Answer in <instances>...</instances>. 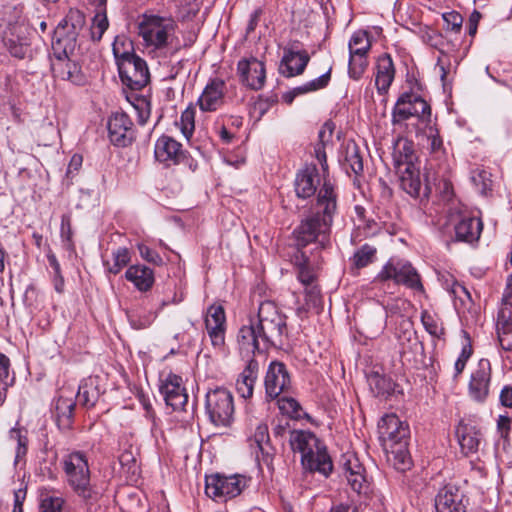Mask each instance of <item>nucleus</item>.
<instances>
[{"mask_svg":"<svg viewBox=\"0 0 512 512\" xmlns=\"http://www.w3.org/2000/svg\"><path fill=\"white\" fill-rule=\"evenodd\" d=\"M250 446L256 447V458L258 461L262 460L265 464H270L273 460L275 449L270 443V436L268 426L260 424L257 426L253 437L250 439Z\"/></svg>","mask_w":512,"mask_h":512,"instance_id":"32","label":"nucleus"},{"mask_svg":"<svg viewBox=\"0 0 512 512\" xmlns=\"http://www.w3.org/2000/svg\"><path fill=\"white\" fill-rule=\"evenodd\" d=\"M289 443L294 452L301 454V464L306 471L319 472L327 477L333 468L325 445L317 436L305 430L290 432Z\"/></svg>","mask_w":512,"mask_h":512,"instance_id":"5","label":"nucleus"},{"mask_svg":"<svg viewBox=\"0 0 512 512\" xmlns=\"http://www.w3.org/2000/svg\"><path fill=\"white\" fill-rule=\"evenodd\" d=\"M47 260L50 267L54 271L53 283L54 288L58 293H62L64 291V277L61 272L60 263L58 262L55 254L52 251L47 253Z\"/></svg>","mask_w":512,"mask_h":512,"instance_id":"56","label":"nucleus"},{"mask_svg":"<svg viewBox=\"0 0 512 512\" xmlns=\"http://www.w3.org/2000/svg\"><path fill=\"white\" fill-rule=\"evenodd\" d=\"M240 82L251 90L258 91L264 87L266 80L265 63L254 56L243 58L237 63Z\"/></svg>","mask_w":512,"mask_h":512,"instance_id":"15","label":"nucleus"},{"mask_svg":"<svg viewBox=\"0 0 512 512\" xmlns=\"http://www.w3.org/2000/svg\"><path fill=\"white\" fill-rule=\"evenodd\" d=\"M10 439L17 442L16 458L26 455L28 450V438L26 432L19 428H12L9 432Z\"/></svg>","mask_w":512,"mask_h":512,"instance_id":"57","label":"nucleus"},{"mask_svg":"<svg viewBox=\"0 0 512 512\" xmlns=\"http://www.w3.org/2000/svg\"><path fill=\"white\" fill-rule=\"evenodd\" d=\"M334 129L335 124L331 120H328L322 125L318 132V142L315 144L314 152L323 169L327 167L325 149L331 144Z\"/></svg>","mask_w":512,"mask_h":512,"instance_id":"41","label":"nucleus"},{"mask_svg":"<svg viewBox=\"0 0 512 512\" xmlns=\"http://www.w3.org/2000/svg\"><path fill=\"white\" fill-rule=\"evenodd\" d=\"M378 433L382 447L394 468L401 472L409 470L412 460L408 451V424L401 421L395 413L385 414L378 423Z\"/></svg>","mask_w":512,"mask_h":512,"instance_id":"4","label":"nucleus"},{"mask_svg":"<svg viewBox=\"0 0 512 512\" xmlns=\"http://www.w3.org/2000/svg\"><path fill=\"white\" fill-rule=\"evenodd\" d=\"M331 75L330 70L326 73L322 74L321 76L317 77L316 79H313L311 81H308L304 83L303 85L297 86L293 88L296 97L299 95H303L306 93L314 92L320 89L325 88L329 81H330Z\"/></svg>","mask_w":512,"mask_h":512,"instance_id":"48","label":"nucleus"},{"mask_svg":"<svg viewBox=\"0 0 512 512\" xmlns=\"http://www.w3.org/2000/svg\"><path fill=\"white\" fill-rule=\"evenodd\" d=\"M377 249L370 244L362 245L354 252V268L361 269L375 262Z\"/></svg>","mask_w":512,"mask_h":512,"instance_id":"45","label":"nucleus"},{"mask_svg":"<svg viewBox=\"0 0 512 512\" xmlns=\"http://www.w3.org/2000/svg\"><path fill=\"white\" fill-rule=\"evenodd\" d=\"M113 52L117 60L120 79L127 88L140 91L149 84L150 72L144 59L134 52L119 54L115 45Z\"/></svg>","mask_w":512,"mask_h":512,"instance_id":"7","label":"nucleus"},{"mask_svg":"<svg viewBox=\"0 0 512 512\" xmlns=\"http://www.w3.org/2000/svg\"><path fill=\"white\" fill-rule=\"evenodd\" d=\"M361 42H365L363 47L354 48V79L360 77L369 65L367 54L371 49V37L368 31L359 30L354 33V45Z\"/></svg>","mask_w":512,"mask_h":512,"instance_id":"31","label":"nucleus"},{"mask_svg":"<svg viewBox=\"0 0 512 512\" xmlns=\"http://www.w3.org/2000/svg\"><path fill=\"white\" fill-rule=\"evenodd\" d=\"M496 331L501 348L505 351L512 350V322L510 321V312L505 309L499 311L497 316Z\"/></svg>","mask_w":512,"mask_h":512,"instance_id":"43","label":"nucleus"},{"mask_svg":"<svg viewBox=\"0 0 512 512\" xmlns=\"http://www.w3.org/2000/svg\"><path fill=\"white\" fill-rule=\"evenodd\" d=\"M483 224L479 218L465 217L455 226L456 239L459 241L473 242L480 237Z\"/></svg>","mask_w":512,"mask_h":512,"instance_id":"39","label":"nucleus"},{"mask_svg":"<svg viewBox=\"0 0 512 512\" xmlns=\"http://www.w3.org/2000/svg\"><path fill=\"white\" fill-rule=\"evenodd\" d=\"M112 258L113 263L104 262V267L108 273L117 275L131 262V252L126 247H119L112 252Z\"/></svg>","mask_w":512,"mask_h":512,"instance_id":"44","label":"nucleus"},{"mask_svg":"<svg viewBox=\"0 0 512 512\" xmlns=\"http://www.w3.org/2000/svg\"><path fill=\"white\" fill-rule=\"evenodd\" d=\"M75 406L74 398L71 395L66 396L64 391H60L54 399L51 412L60 431L67 432L72 428Z\"/></svg>","mask_w":512,"mask_h":512,"instance_id":"21","label":"nucleus"},{"mask_svg":"<svg viewBox=\"0 0 512 512\" xmlns=\"http://www.w3.org/2000/svg\"><path fill=\"white\" fill-rule=\"evenodd\" d=\"M357 223L354 220V240L356 238H368L376 235L379 230V224L370 215H367L366 209L362 206L354 207Z\"/></svg>","mask_w":512,"mask_h":512,"instance_id":"37","label":"nucleus"},{"mask_svg":"<svg viewBox=\"0 0 512 512\" xmlns=\"http://www.w3.org/2000/svg\"><path fill=\"white\" fill-rule=\"evenodd\" d=\"M471 181L482 195H488L492 191L491 174L485 170H474L472 172Z\"/></svg>","mask_w":512,"mask_h":512,"instance_id":"49","label":"nucleus"},{"mask_svg":"<svg viewBox=\"0 0 512 512\" xmlns=\"http://www.w3.org/2000/svg\"><path fill=\"white\" fill-rule=\"evenodd\" d=\"M421 322L430 335L437 338L444 335V328L428 311H423L421 313Z\"/></svg>","mask_w":512,"mask_h":512,"instance_id":"55","label":"nucleus"},{"mask_svg":"<svg viewBox=\"0 0 512 512\" xmlns=\"http://www.w3.org/2000/svg\"><path fill=\"white\" fill-rule=\"evenodd\" d=\"M397 174L400 178L401 188L410 196L414 198H428L429 196V188L425 186L422 188V183L420 180V171L417 166L413 168H405L397 171Z\"/></svg>","mask_w":512,"mask_h":512,"instance_id":"28","label":"nucleus"},{"mask_svg":"<svg viewBox=\"0 0 512 512\" xmlns=\"http://www.w3.org/2000/svg\"><path fill=\"white\" fill-rule=\"evenodd\" d=\"M445 22V29L451 32H460L463 23V17L456 11H451L443 14Z\"/></svg>","mask_w":512,"mask_h":512,"instance_id":"61","label":"nucleus"},{"mask_svg":"<svg viewBox=\"0 0 512 512\" xmlns=\"http://www.w3.org/2000/svg\"><path fill=\"white\" fill-rule=\"evenodd\" d=\"M159 390L164 397L167 406L174 411L185 410L188 402V394L183 386L182 377L172 372L160 379Z\"/></svg>","mask_w":512,"mask_h":512,"instance_id":"13","label":"nucleus"},{"mask_svg":"<svg viewBox=\"0 0 512 512\" xmlns=\"http://www.w3.org/2000/svg\"><path fill=\"white\" fill-rule=\"evenodd\" d=\"M430 152L439 155L444 152L443 141L436 128L429 126L426 132Z\"/></svg>","mask_w":512,"mask_h":512,"instance_id":"60","label":"nucleus"},{"mask_svg":"<svg viewBox=\"0 0 512 512\" xmlns=\"http://www.w3.org/2000/svg\"><path fill=\"white\" fill-rule=\"evenodd\" d=\"M226 83L220 78L210 79L200 97L197 105L202 112H214L218 110L225 99Z\"/></svg>","mask_w":512,"mask_h":512,"instance_id":"20","label":"nucleus"},{"mask_svg":"<svg viewBox=\"0 0 512 512\" xmlns=\"http://www.w3.org/2000/svg\"><path fill=\"white\" fill-rule=\"evenodd\" d=\"M3 42L9 53L18 59H24L30 52L29 28L24 23H15L6 30Z\"/></svg>","mask_w":512,"mask_h":512,"instance_id":"16","label":"nucleus"},{"mask_svg":"<svg viewBox=\"0 0 512 512\" xmlns=\"http://www.w3.org/2000/svg\"><path fill=\"white\" fill-rule=\"evenodd\" d=\"M294 265L297 269V279L306 287L317 284L318 270L321 263L319 254H310L307 251H300L294 255Z\"/></svg>","mask_w":512,"mask_h":512,"instance_id":"18","label":"nucleus"},{"mask_svg":"<svg viewBox=\"0 0 512 512\" xmlns=\"http://www.w3.org/2000/svg\"><path fill=\"white\" fill-rule=\"evenodd\" d=\"M331 75L330 70L326 73L322 74L321 76L317 77L316 79H313L311 81H308L304 83L303 85L297 86L293 88L296 97L299 95H303L306 93L314 92L320 89L325 88L329 81H330Z\"/></svg>","mask_w":512,"mask_h":512,"instance_id":"46","label":"nucleus"},{"mask_svg":"<svg viewBox=\"0 0 512 512\" xmlns=\"http://www.w3.org/2000/svg\"><path fill=\"white\" fill-rule=\"evenodd\" d=\"M109 22L105 11H99L92 19L91 38L95 42L102 39L103 34L108 29Z\"/></svg>","mask_w":512,"mask_h":512,"instance_id":"51","label":"nucleus"},{"mask_svg":"<svg viewBox=\"0 0 512 512\" xmlns=\"http://www.w3.org/2000/svg\"><path fill=\"white\" fill-rule=\"evenodd\" d=\"M176 27L177 24L172 18L143 14L138 24V34L147 47L161 50L172 42Z\"/></svg>","mask_w":512,"mask_h":512,"instance_id":"6","label":"nucleus"},{"mask_svg":"<svg viewBox=\"0 0 512 512\" xmlns=\"http://www.w3.org/2000/svg\"><path fill=\"white\" fill-rule=\"evenodd\" d=\"M205 413L214 426L230 427L235 414L232 393L224 387L210 389L205 396Z\"/></svg>","mask_w":512,"mask_h":512,"instance_id":"8","label":"nucleus"},{"mask_svg":"<svg viewBox=\"0 0 512 512\" xmlns=\"http://www.w3.org/2000/svg\"><path fill=\"white\" fill-rule=\"evenodd\" d=\"M395 76V68L389 54H384L378 59L375 85L380 94L387 93Z\"/></svg>","mask_w":512,"mask_h":512,"instance_id":"36","label":"nucleus"},{"mask_svg":"<svg viewBox=\"0 0 512 512\" xmlns=\"http://www.w3.org/2000/svg\"><path fill=\"white\" fill-rule=\"evenodd\" d=\"M182 151V144L168 135L160 136L154 146L155 159L167 167L177 165Z\"/></svg>","mask_w":512,"mask_h":512,"instance_id":"24","label":"nucleus"},{"mask_svg":"<svg viewBox=\"0 0 512 512\" xmlns=\"http://www.w3.org/2000/svg\"><path fill=\"white\" fill-rule=\"evenodd\" d=\"M61 466L71 491L80 499L87 512H92L99 505L103 492L96 483H92L86 452H68L63 456Z\"/></svg>","mask_w":512,"mask_h":512,"instance_id":"3","label":"nucleus"},{"mask_svg":"<svg viewBox=\"0 0 512 512\" xmlns=\"http://www.w3.org/2000/svg\"><path fill=\"white\" fill-rule=\"evenodd\" d=\"M456 435L461 450L465 455L475 453L478 450L481 434L475 426L460 422L456 429Z\"/></svg>","mask_w":512,"mask_h":512,"instance_id":"34","label":"nucleus"},{"mask_svg":"<svg viewBox=\"0 0 512 512\" xmlns=\"http://www.w3.org/2000/svg\"><path fill=\"white\" fill-rule=\"evenodd\" d=\"M288 338L287 316L273 301H263L256 317L242 325L237 333V346L243 357L265 354L271 348H281Z\"/></svg>","mask_w":512,"mask_h":512,"instance_id":"1","label":"nucleus"},{"mask_svg":"<svg viewBox=\"0 0 512 512\" xmlns=\"http://www.w3.org/2000/svg\"><path fill=\"white\" fill-rule=\"evenodd\" d=\"M101 394L99 378L90 376L81 381L76 397L82 406L92 408L97 403Z\"/></svg>","mask_w":512,"mask_h":512,"instance_id":"35","label":"nucleus"},{"mask_svg":"<svg viewBox=\"0 0 512 512\" xmlns=\"http://www.w3.org/2000/svg\"><path fill=\"white\" fill-rule=\"evenodd\" d=\"M64 503L62 497L46 495L41 499L40 512H62Z\"/></svg>","mask_w":512,"mask_h":512,"instance_id":"58","label":"nucleus"},{"mask_svg":"<svg viewBox=\"0 0 512 512\" xmlns=\"http://www.w3.org/2000/svg\"><path fill=\"white\" fill-rule=\"evenodd\" d=\"M248 358L244 370L240 373L236 381V390L238 394L245 399L252 397L259 372V362L253 358V356Z\"/></svg>","mask_w":512,"mask_h":512,"instance_id":"30","label":"nucleus"},{"mask_svg":"<svg viewBox=\"0 0 512 512\" xmlns=\"http://www.w3.org/2000/svg\"><path fill=\"white\" fill-rule=\"evenodd\" d=\"M280 410L292 418H299L302 410L300 404L291 397H282L278 400Z\"/></svg>","mask_w":512,"mask_h":512,"instance_id":"59","label":"nucleus"},{"mask_svg":"<svg viewBox=\"0 0 512 512\" xmlns=\"http://www.w3.org/2000/svg\"><path fill=\"white\" fill-rule=\"evenodd\" d=\"M331 75L330 70L326 73L322 74L321 76L317 77L316 79H313L311 81H308L304 83L303 85L297 86L293 88L296 97L299 95H303L306 93L314 92L320 89L325 88L329 81H330Z\"/></svg>","mask_w":512,"mask_h":512,"instance_id":"47","label":"nucleus"},{"mask_svg":"<svg viewBox=\"0 0 512 512\" xmlns=\"http://www.w3.org/2000/svg\"><path fill=\"white\" fill-rule=\"evenodd\" d=\"M392 149L393 166L396 172L401 169L413 168L416 166L414 144L411 140L404 137H398L393 142Z\"/></svg>","mask_w":512,"mask_h":512,"instance_id":"27","label":"nucleus"},{"mask_svg":"<svg viewBox=\"0 0 512 512\" xmlns=\"http://www.w3.org/2000/svg\"><path fill=\"white\" fill-rule=\"evenodd\" d=\"M356 462H358V459H354V492L357 493L359 498L357 500L359 502V508H361L362 505L367 507L374 498V488L364 466Z\"/></svg>","mask_w":512,"mask_h":512,"instance_id":"29","label":"nucleus"},{"mask_svg":"<svg viewBox=\"0 0 512 512\" xmlns=\"http://www.w3.org/2000/svg\"><path fill=\"white\" fill-rule=\"evenodd\" d=\"M128 320L132 328L140 330L150 326L151 318L149 316L140 317L134 312L127 314Z\"/></svg>","mask_w":512,"mask_h":512,"instance_id":"63","label":"nucleus"},{"mask_svg":"<svg viewBox=\"0 0 512 512\" xmlns=\"http://www.w3.org/2000/svg\"><path fill=\"white\" fill-rule=\"evenodd\" d=\"M86 23L85 15L78 9H71L55 29L56 35H63V32H75L79 36Z\"/></svg>","mask_w":512,"mask_h":512,"instance_id":"42","label":"nucleus"},{"mask_svg":"<svg viewBox=\"0 0 512 512\" xmlns=\"http://www.w3.org/2000/svg\"><path fill=\"white\" fill-rule=\"evenodd\" d=\"M108 138L117 147H128L136 139V128L128 114L112 113L107 121Z\"/></svg>","mask_w":512,"mask_h":512,"instance_id":"12","label":"nucleus"},{"mask_svg":"<svg viewBox=\"0 0 512 512\" xmlns=\"http://www.w3.org/2000/svg\"><path fill=\"white\" fill-rule=\"evenodd\" d=\"M467 499L456 486L447 485L442 488L435 498L437 512H465Z\"/></svg>","mask_w":512,"mask_h":512,"instance_id":"22","label":"nucleus"},{"mask_svg":"<svg viewBox=\"0 0 512 512\" xmlns=\"http://www.w3.org/2000/svg\"><path fill=\"white\" fill-rule=\"evenodd\" d=\"M305 301L307 307L316 313L323 309V298L318 284L305 287Z\"/></svg>","mask_w":512,"mask_h":512,"instance_id":"50","label":"nucleus"},{"mask_svg":"<svg viewBox=\"0 0 512 512\" xmlns=\"http://www.w3.org/2000/svg\"><path fill=\"white\" fill-rule=\"evenodd\" d=\"M137 248H138V251H139V254L140 256L147 262L149 263H152L156 266H161L163 265V259L162 257L159 255V253L151 248H149L147 245L145 244H138L137 245Z\"/></svg>","mask_w":512,"mask_h":512,"instance_id":"62","label":"nucleus"},{"mask_svg":"<svg viewBox=\"0 0 512 512\" xmlns=\"http://www.w3.org/2000/svg\"><path fill=\"white\" fill-rule=\"evenodd\" d=\"M78 36L75 32H63V35H56L54 32V39L52 41V49L56 59L58 56L63 58L71 57L77 46Z\"/></svg>","mask_w":512,"mask_h":512,"instance_id":"40","label":"nucleus"},{"mask_svg":"<svg viewBox=\"0 0 512 512\" xmlns=\"http://www.w3.org/2000/svg\"><path fill=\"white\" fill-rule=\"evenodd\" d=\"M320 174L315 165L306 166L299 171L295 178V192L299 198L312 197L320 185Z\"/></svg>","mask_w":512,"mask_h":512,"instance_id":"26","label":"nucleus"},{"mask_svg":"<svg viewBox=\"0 0 512 512\" xmlns=\"http://www.w3.org/2000/svg\"><path fill=\"white\" fill-rule=\"evenodd\" d=\"M250 478L242 474L215 473L205 477V493L216 501L235 498L248 486Z\"/></svg>","mask_w":512,"mask_h":512,"instance_id":"9","label":"nucleus"},{"mask_svg":"<svg viewBox=\"0 0 512 512\" xmlns=\"http://www.w3.org/2000/svg\"><path fill=\"white\" fill-rule=\"evenodd\" d=\"M491 382V364L488 359H480L477 368L471 373L468 384L469 396L477 401L484 402L489 395Z\"/></svg>","mask_w":512,"mask_h":512,"instance_id":"17","label":"nucleus"},{"mask_svg":"<svg viewBox=\"0 0 512 512\" xmlns=\"http://www.w3.org/2000/svg\"><path fill=\"white\" fill-rule=\"evenodd\" d=\"M266 397L276 399L291 387V377L286 365L280 361H272L264 379Z\"/></svg>","mask_w":512,"mask_h":512,"instance_id":"14","label":"nucleus"},{"mask_svg":"<svg viewBox=\"0 0 512 512\" xmlns=\"http://www.w3.org/2000/svg\"><path fill=\"white\" fill-rule=\"evenodd\" d=\"M177 165H184L191 172H195L198 168V162L184 149L179 157Z\"/></svg>","mask_w":512,"mask_h":512,"instance_id":"64","label":"nucleus"},{"mask_svg":"<svg viewBox=\"0 0 512 512\" xmlns=\"http://www.w3.org/2000/svg\"><path fill=\"white\" fill-rule=\"evenodd\" d=\"M298 44V42H294L284 48V55L281 62L285 67L282 70L285 77L301 75L309 63L310 56L308 52L298 49Z\"/></svg>","mask_w":512,"mask_h":512,"instance_id":"23","label":"nucleus"},{"mask_svg":"<svg viewBox=\"0 0 512 512\" xmlns=\"http://www.w3.org/2000/svg\"><path fill=\"white\" fill-rule=\"evenodd\" d=\"M316 207L317 211L302 220L293 231L296 253L313 245L310 253L318 254L329 244L332 215L336 210V195L330 182L324 181L320 188Z\"/></svg>","mask_w":512,"mask_h":512,"instance_id":"2","label":"nucleus"},{"mask_svg":"<svg viewBox=\"0 0 512 512\" xmlns=\"http://www.w3.org/2000/svg\"><path fill=\"white\" fill-rule=\"evenodd\" d=\"M125 278L140 292L151 290L155 282L154 271L142 264L129 266L125 272Z\"/></svg>","mask_w":512,"mask_h":512,"instance_id":"33","label":"nucleus"},{"mask_svg":"<svg viewBox=\"0 0 512 512\" xmlns=\"http://www.w3.org/2000/svg\"><path fill=\"white\" fill-rule=\"evenodd\" d=\"M52 71L55 77L71 82L74 85L82 86L87 82L86 75L81 66L71 57L63 58L58 56L52 63Z\"/></svg>","mask_w":512,"mask_h":512,"instance_id":"25","label":"nucleus"},{"mask_svg":"<svg viewBox=\"0 0 512 512\" xmlns=\"http://www.w3.org/2000/svg\"><path fill=\"white\" fill-rule=\"evenodd\" d=\"M137 399L144 410V417L151 423V431H154L158 426L159 419L156 416V412L153 409L152 403L149 396L143 392L137 394Z\"/></svg>","mask_w":512,"mask_h":512,"instance_id":"54","label":"nucleus"},{"mask_svg":"<svg viewBox=\"0 0 512 512\" xmlns=\"http://www.w3.org/2000/svg\"><path fill=\"white\" fill-rule=\"evenodd\" d=\"M195 108L190 105L181 114L180 124L181 132L186 139H189L195 129Z\"/></svg>","mask_w":512,"mask_h":512,"instance_id":"52","label":"nucleus"},{"mask_svg":"<svg viewBox=\"0 0 512 512\" xmlns=\"http://www.w3.org/2000/svg\"><path fill=\"white\" fill-rule=\"evenodd\" d=\"M417 117L420 121L430 124L431 107L420 96L412 93H403L397 100L392 111V122L394 124Z\"/></svg>","mask_w":512,"mask_h":512,"instance_id":"10","label":"nucleus"},{"mask_svg":"<svg viewBox=\"0 0 512 512\" xmlns=\"http://www.w3.org/2000/svg\"><path fill=\"white\" fill-rule=\"evenodd\" d=\"M370 388L377 396H390L395 392L396 384L380 374V367L375 365L371 371L364 370Z\"/></svg>","mask_w":512,"mask_h":512,"instance_id":"38","label":"nucleus"},{"mask_svg":"<svg viewBox=\"0 0 512 512\" xmlns=\"http://www.w3.org/2000/svg\"><path fill=\"white\" fill-rule=\"evenodd\" d=\"M378 279L381 281L393 280L396 284H403L406 287L423 291V285L416 269L408 262H387L380 273Z\"/></svg>","mask_w":512,"mask_h":512,"instance_id":"11","label":"nucleus"},{"mask_svg":"<svg viewBox=\"0 0 512 512\" xmlns=\"http://www.w3.org/2000/svg\"><path fill=\"white\" fill-rule=\"evenodd\" d=\"M205 327L213 346L221 347L225 344L226 315L222 305L212 304L208 307Z\"/></svg>","mask_w":512,"mask_h":512,"instance_id":"19","label":"nucleus"},{"mask_svg":"<svg viewBox=\"0 0 512 512\" xmlns=\"http://www.w3.org/2000/svg\"><path fill=\"white\" fill-rule=\"evenodd\" d=\"M60 236L68 250L74 248L72 219L69 213L63 214L61 217Z\"/></svg>","mask_w":512,"mask_h":512,"instance_id":"53","label":"nucleus"}]
</instances>
